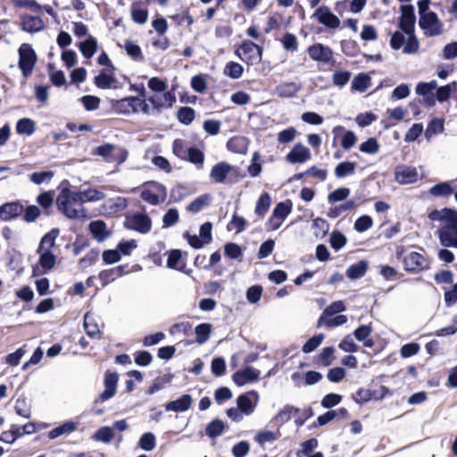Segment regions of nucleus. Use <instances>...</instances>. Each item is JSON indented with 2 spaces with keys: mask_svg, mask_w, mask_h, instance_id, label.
<instances>
[{
  "mask_svg": "<svg viewBox=\"0 0 457 457\" xmlns=\"http://www.w3.org/2000/svg\"><path fill=\"white\" fill-rule=\"evenodd\" d=\"M192 396L190 395H183L174 401H170L165 404V411L174 412H184L192 405Z\"/></svg>",
  "mask_w": 457,
  "mask_h": 457,
  "instance_id": "nucleus-19",
  "label": "nucleus"
},
{
  "mask_svg": "<svg viewBox=\"0 0 457 457\" xmlns=\"http://www.w3.org/2000/svg\"><path fill=\"white\" fill-rule=\"evenodd\" d=\"M259 378L260 371L249 366L236 371L232 375L233 382L238 386H242L250 382L257 381Z\"/></svg>",
  "mask_w": 457,
  "mask_h": 457,
  "instance_id": "nucleus-14",
  "label": "nucleus"
},
{
  "mask_svg": "<svg viewBox=\"0 0 457 457\" xmlns=\"http://www.w3.org/2000/svg\"><path fill=\"white\" fill-rule=\"evenodd\" d=\"M189 195L187 187L177 185L170 189V201L172 203H179Z\"/></svg>",
  "mask_w": 457,
  "mask_h": 457,
  "instance_id": "nucleus-56",
  "label": "nucleus"
},
{
  "mask_svg": "<svg viewBox=\"0 0 457 457\" xmlns=\"http://www.w3.org/2000/svg\"><path fill=\"white\" fill-rule=\"evenodd\" d=\"M127 222L129 223V228L136 230L141 234H146L152 228L151 219L145 213H136L132 215Z\"/></svg>",
  "mask_w": 457,
  "mask_h": 457,
  "instance_id": "nucleus-12",
  "label": "nucleus"
},
{
  "mask_svg": "<svg viewBox=\"0 0 457 457\" xmlns=\"http://www.w3.org/2000/svg\"><path fill=\"white\" fill-rule=\"evenodd\" d=\"M263 47L249 39L243 40L236 50V54L247 65H255L261 62Z\"/></svg>",
  "mask_w": 457,
  "mask_h": 457,
  "instance_id": "nucleus-2",
  "label": "nucleus"
},
{
  "mask_svg": "<svg viewBox=\"0 0 457 457\" xmlns=\"http://www.w3.org/2000/svg\"><path fill=\"white\" fill-rule=\"evenodd\" d=\"M37 203L45 210L46 214H49L47 210L52 207L54 203L52 192L47 191L38 195L37 197Z\"/></svg>",
  "mask_w": 457,
  "mask_h": 457,
  "instance_id": "nucleus-63",
  "label": "nucleus"
},
{
  "mask_svg": "<svg viewBox=\"0 0 457 457\" xmlns=\"http://www.w3.org/2000/svg\"><path fill=\"white\" fill-rule=\"evenodd\" d=\"M403 265L405 271L417 274L429 270L430 261L420 253L411 252L403 257Z\"/></svg>",
  "mask_w": 457,
  "mask_h": 457,
  "instance_id": "nucleus-4",
  "label": "nucleus"
},
{
  "mask_svg": "<svg viewBox=\"0 0 457 457\" xmlns=\"http://www.w3.org/2000/svg\"><path fill=\"white\" fill-rule=\"evenodd\" d=\"M293 204L291 200L287 199L285 202H279L276 204L272 213L277 215L280 220H285L286 218L292 212Z\"/></svg>",
  "mask_w": 457,
  "mask_h": 457,
  "instance_id": "nucleus-48",
  "label": "nucleus"
},
{
  "mask_svg": "<svg viewBox=\"0 0 457 457\" xmlns=\"http://www.w3.org/2000/svg\"><path fill=\"white\" fill-rule=\"evenodd\" d=\"M21 29L29 33H36L45 29V22L39 16L25 14L21 16Z\"/></svg>",
  "mask_w": 457,
  "mask_h": 457,
  "instance_id": "nucleus-16",
  "label": "nucleus"
},
{
  "mask_svg": "<svg viewBox=\"0 0 457 457\" xmlns=\"http://www.w3.org/2000/svg\"><path fill=\"white\" fill-rule=\"evenodd\" d=\"M77 429V424L73 421H66L48 432L50 439H55L60 436L68 435Z\"/></svg>",
  "mask_w": 457,
  "mask_h": 457,
  "instance_id": "nucleus-34",
  "label": "nucleus"
},
{
  "mask_svg": "<svg viewBox=\"0 0 457 457\" xmlns=\"http://www.w3.org/2000/svg\"><path fill=\"white\" fill-rule=\"evenodd\" d=\"M195 332L196 335L195 341L199 345H203L210 338L212 325L210 323H201L195 327Z\"/></svg>",
  "mask_w": 457,
  "mask_h": 457,
  "instance_id": "nucleus-44",
  "label": "nucleus"
},
{
  "mask_svg": "<svg viewBox=\"0 0 457 457\" xmlns=\"http://www.w3.org/2000/svg\"><path fill=\"white\" fill-rule=\"evenodd\" d=\"M115 82L116 79L114 78L112 71L111 73H107L105 71H101V72L94 78V84L100 89H109Z\"/></svg>",
  "mask_w": 457,
  "mask_h": 457,
  "instance_id": "nucleus-28",
  "label": "nucleus"
},
{
  "mask_svg": "<svg viewBox=\"0 0 457 457\" xmlns=\"http://www.w3.org/2000/svg\"><path fill=\"white\" fill-rule=\"evenodd\" d=\"M345 310V305L343 301H335L330 303L328 307H326L320 316L317 321V328H320L324 326L326 318H329L337 313H340Z\"/></svg>",
  "mask_w": 457,
  "mask_h": 457,
  "instance_id": "nucleus-23",
  "label": "nucleus"
},
{
  "mask_svg": "<svg viewBox=\"0 0 457 457\" xmlns=\"http://www.w3.org/2000/svg\"><path fill=\"white\" fill-rule=\"evenodd\" d=\"M171 375H164L157 377L147 388V394L153 395L159 390L162 389L167 384L171 381Z\"/></svg>",
  "mask_w": 457,
  "mask_h": 457,
  "instance_id": "nucleus-53",
  "label": "nucleus"
},
{
  "mask_svg": "<svg viewBox=\"0 0 457 457\" xmlns=\"http://www.w3.org/2000/svg\"><path fill=\"white\" fill-rule=\"evenodd\" d=\"M453 193L451 182H440L429 188V194L433 196L448 197Z\"/></svg>",
  "mask_w": 457,
  "mask_h": 457,
  "instance_id": "nucleus-38",
  "label": "nucleus"
},
{
  "mask_svg": "<svg viewBox=\"0 0 457 457\" xmlns=\"http://www.w3.org/2000/svg\"><path fill=\"white\" fill-rule=\"evenodd\" d=\"M334 353H335V349L332 346L324 347L321 350V352L314 357L313 363L317 367L330 366L335 359Z\"/></svg>",
  "mask_w": 457,
  "mask_h": 457,
  "instance_id": "nucleus-27",
  "label": "nucleus"
},
{
  "mask_svg": "<svg viewBox=\"0 0 457 457\" xmlns=\"http://www.w3.org/2000/svg\"><path fill=\"white\" fill-rule=\"evenodd\" d=\"M114 437V433L112 428L107 426L101 427L98 428L95 434L91 436V438L95 441L103 442V443H110Z\"/></svg>",
  "mask_w": 457,
  "mask_h": 457,
  "instance_id": "nucleus-45",
  "label": "nucleus"
},
{
  "mask_svg": "<svg viewBox=\"0 0 457 457\" xmlns=\"http://www.w3.org/2000/svg\"><path fill=\"white\" fill-rule=\"evenodd\" d=\"M37 253L39 254L37 265L42 268L44 273L48 272L55 266L56 255L54 252L37 249Z\"/></svg>",
  "mask_w": 457,
  "mask_h": 457,
  "instance_id": "nucleus-24",
  "label": "nucleus"
},
{
  "mask_svg": "<svg viewBox=\"0 0 457 457\" xmlns=\"http://www.w3.org/2000/svg\"><path fill=\"white\" fill-rule=\"evenodd\" d=\"M176 116L180 123L189 125L195 118V112L192 107L182 106L177 111Z\"/></svg>",
  "mask_w": 457,
  "mask_h": 457,
  "instance_id": "nucleus-42",
  "label": "nucleus"
},
{
  "mask_svg": "<svg viewBox=\"0 0 457 457\" xmlns=\"http://www.w3.org/2000/svg\"><path fill=\"white\" fill-rule=\"evenodd\" d=\"M418 177L419 174L415 167L399 165L395 170V179L402 185L415 183Z\"/></svg>",
  "mask_w": 457,
  "mask_h": 457,
  "instance_id": "nucleus-13",
  "label": "nucleus"
},
{
  "mask_svg": "<svg viewBox=\"0 0 457 457\" xmlns=\"http://www.w3.org/2000/svg\"><path fill=\"white\" fill-rule=\"evenodd\" d=\"M119 374L116 371L107 370L104 377V390L95 400V404L104 403L112 398L117 392Z\"/></svg>",
  "mask_w": 457,
  "mask_h": 457,
  "instance_id": "nucleus-6",
  "label": "nucleus"
},
{
  "mask_svg": "<svg viewBox=\"0 0 457 457\" xmlns=\"http://www.w3.org/2000/svg\"><path fill=\"white\" fill-rule=\"evenodd\" d=\"M319 23L324 25L329 29H337L340 27L339 18L334 14L328 6L321 5L316 9L313 13Z\"/></svg>",
  "mask_w": 457,
  "mask_h": 457,
  "instance_id": "nucleus-8",
  "label": "nucleus"
},
{
  "mask_svg": "<svg viewBox=\"0 0 457 457\" xmlns=\"http://www.w3.org/2000/svg\"><path fill=\"white\" fill-rule=\"evenodd\" d=\"M88 228L94 238L98 242H103L110 236V232L107 230L106 224L104 220H97L91 221Z\"/></svg>",
  "mask_w": 457,
  "mask_h": 457,
  "instance_id": "nucleus-25",
  "label": "nucleus"
},
{
  "mask_svg": "<svg viewBox=\"0 0 457 457\" xmlns=\"http://www.w3.org/2000/svg\"><path fill=\"white\" fill-rule=\"evenodd\" d=\"M356 163L353 162H342L338 163L335 168V176L337 179H342L346 176H350L355 172Z\"/></svg>",
  "mask_w": 457,
  "mask_h": 457,
  "instance_id": "nucleus-39",
  "label": "nucleus"
},
{
  "mask_svg": "<svg viewBox=\"0 0 457 457\" xmlns=\"http://www.w3.org/2000/svg\"><path fill=\"white\" fill-rule=\"evenodd\" d=\"M172 151L178 158L185 161L187 154L186 142L181 138L175 139L172 143Z\"/></svg>",
  "mask_w": 457,
  "mask_h": 457,
  "instance_id": "nucleus-62",
  "label": "nucleus"
},
{
  "mask_svg": "<svg viewBox=\"0 0 457 457\" xmlns=\"http://www.w3.org/2000/svg\"><path fill=\"white\" fill-rule=\"evenodd\" d=\"M210 200L211 196L209 194L201 195L187 205V210L193 213L199 212L209 205Z\"/></svg>",
  "mask_w": 457,
  "mask_h": 457,
  "instance_id": "nucleus-40",
  "label": "nucleus"
},
{
  "mask_svg": "<svg viewBox=\"0 0 457 457\" xmlns=\"http://www.w3.org/2000/svg\"><path fill=\"white\" fill-rule=\"evenodd\" d=\"M225 429V424L221 420H212L205 428V434L210 438H215L220 436Z\"/></svg>",
  "mask_w": 457,
  "mask_h": 457,
  "instance_id": "nucleus-43",
  "label": "nucleus"
},
{
  "mask_svg": "<svg viewBox=\"0 0 457 457\" xmlns=\"http://www.w3.org/2000/svg\"><path fill=\"white\" fill-rule=\"evenodd\" d=\"M258 401V394L254 390L248 391L237 397V403L238 410L245 415L253 412Z\"/></svg>",
  "mask_w": 457,
  "mask_h": 457,
  "instance_id": "nucleus-11",
  "label": "nucleus"
},
{
  "mask_svg": "<svg viewBox=\"0 0 457 457\" xmlns=\"http://www.w3.org/2000/svg\"><path fill=\"white\" fill-rule=\"evenodd\" d=\"M35 131V122L29 118H22L17 121L16 132L20 135L25 134L30 136Z\"/></svg>",
  "mask_w": 457,
  "mask_h": 457,
  "instance_id": "nucleus-47",
  "label": "nucleus"
},
{
  "mask_svg": "<svg viewBox=\"0 0 457 457\" xmlns=\"http://www.w3.org/2000/svg\"><path fill=\"white\" fill-rule=\"evenodd\" d=\"M249 140L247 137L243 136H235L228 139L227 142V148L228 151L245 154L248 150Z\"/></svg>",
  "mask_w": 457,
  "mask_h": 457,
  "instance_id": "nucleus-22",
  "label": "nucleus"
},
{
  "mask_svg": "<svg viewBox=\"0 0 457 457\" xmlns=\"http://www.w3.org/2000/svg\"><path fill=\"white\" fill-rule=\"evenodd\" d=\"M58 209L69 219H78L82 215L83 198L81 191H71L69 188L62 189L57 197Z\"/></svg>",
  "mask_w": 457,
  "mask_h": 457,
  "instance_id": "nucleus-1",
  "label": "nucleus"
},
{
  "mask_svg": "<svg viewBox=\"0 0 457 457\" xmlns=\"http://www.w3.org/2000/svg\"><path fill=\"white\" fill-rule=\"evenodd\" d=\"M40 214L41 211L37 205H29L24 208L22 219L25 222L31 223L36 221Z\"/></svg>",
  "mask_w": 457,
  "mask_h": 457,
  "instance_id": "nucleus-61",
  "label": "nucleus"
},
{
  "mask_svg": "<svg viewBox=\"0 0 457 457\" xmlns=\"http://www.w3.org/2000/svg\"><path fill=\"white\" fill-rule=\"evenodd\" d=\"M340 44L342 52L347 56H356L360 51V47L355 40L343 39Z\"/></svg>",
  "mask_w": 457,
  "mask_h": 457,
  "instance_id": "nucleus-54",
  "label": "nucleus"
},
{
  "mask_svg": "<svg viewBox=\"0 0 457 457\" xmlns=\"http://www.w3.org/2000/svg\"><path fill=\"white\" fill-rule=\"evenodd\" d=\"M341 132L343 133L340 142L341 146L344 149L348 150L356 144L357 137L353 131L345 130L343 126L338 125L333 129V134L335 136V138L338 137L339 133Z\"/></svg>",
  "mask_w": 457,
  "mask_h": 457,
  "instance_id": "nucleus-21",
  "label": "nucleus"
},
{
  "mask_svg": "<svg viewBox=\"0 0 457 457\" xmlns=\"http://www.w3.org/2000/svg\"><path fill=\"white\" fill-rule=\"evenodd\" d=\"M282 46L285 50L290 52H295L298 49V41L295 35L290 32L285 33L281 39Z\"/></svg>",
  "mask_w": 457,
  "mask_h": 457,
  "instance_id": "nucleus-58",
  "label": "nucleus"
},
{
  "mask_svg": "<svg viewBox=\"0 0 457 457\" xmlns=\"http://www.w3.org/2000/svg\"><path fill=\"white\" fill-rule=\"evenodd\" d=\"M271 204V198L269 193H262L257 200L254 213L260 217L263 218L268 212Z\"/></svg>",
  "mask_w": 457,
  "mask_h": 457,
  "instance_id": "nucleus-33",
  "label": "nucleus"
},
{
  "mask_svg": "<svg viewBox=\"0 0 457 457\" xmlns=\"http://www.w3.org/2000/svg\"><path fill=\"white\" fill-rule=\"evenodd\" d=\"M124 48L128 55H129L134 61H143L144 55L140 46L131 40H126L124 43Z\"/></svg>",
  "mask_w": 457,
  "mask_h": 457,
  "instance_id": "nucleus-52",
  "label": "nucleus"
},
{
  "mask_svg": "<svg viewBox=\"0 0 457 457\" xmlns=\"http://www.w3.org/2000/svg\"><path fill=\"white\" fill-rule=\"evenodd\" d=\"M445 217L439 228H446L457 225V210L444 208Z\"/></svg>",
  "mask_w": 457,
  "mask_h": 457,
  "instance_id": "nucleus-55",
  "label": "nucleus"
},
{
  "mask_svg": "<svg viewBox=\"0 0 457 457\" xmlns=\"http://www.w3.org/2000/svg\"><path fill=\"white\" fill-rule=\"evenodd\" d=\"M301 412L300 409L292 405L287 404L280 410L275 417V420L283 424L290 420L292 415H296Z\"/></svg>",
  "mask_w": 457,
  "mask_h": 457,
  "instance_id": "nucleus-46",
  "label": "nucleus"
},
{
  "mask_svg": "<svg viewBox=\"0 0 457 457\" xmlns=\"http://www.w3.org/2000/svg\"><path fill=\"white\" fill-rule=\"evenodd\" d=\"M324 335L321 333L313 336L312 337L308 339L306 343L303 345L302 351L304 353H312L320 345V344L324 340Z\"/></svg>",
  "mask_w": 457,
  "mask_h": 457,
  "instance_id": "nucleus-57",
  "label": "nucleus"
},
{
  "mask_svg": "<svg viewBox=\"0 0 457 457\" xmlns=\"http://www.w3.org/2000/svg\"><path fill=\"white\" fill-rule=\"evenodd\" d=\"M355 206V202L353 200H348L342 204L330 207L327 215L330 219H336L342 215L344 212L353 210Z\"/></svg>",
  "mask_w": 457,
  "mask_h": 457,
  "instance_id": "nucleus-36",
  "label": "nucleus"
},
{
  "mask_svg": "<svg viewBox=\"0 0 457 457\" xmlns=\"http://www.w3.org/2000/svg\"><path fill=\"white\" fill-rule=\"evenodd\" d=\"M311 158L308 147L301 143L295 145L292 150L286 155V160L290 163H303Z\"/></svg>",
  "mask_w": 457,
  "mask_h": 457,
  "instance_id": "nucleus-15",
  "label": "nucleus"
},
{
  "mask_svg": "<svg viewBox=\"0 0 457 457\" xmlns=\"http://www.w3.org/2000/svg\"><path fill=\"white\" fill-rule=\"evenodd\" d=\"M18 65L24 78H29L36 66L37 56L30 44L23 43L18 49Z\"/></svg>",
  "mask_w": 457,
  "mask_h": 457,
  "instance_id": "nucleus-3",
  "label": "nucleus"
},
{
  "mask_svg": "<svg viewBox=\"0 0 457 457\" xmlns=\"http://www.w3.org/2000/svg\"><path fill=\"white\" fill-rule=\"evenodd\" d=\"M14 410L17 415L29 419L31 416V404L25 395H21L15 401Z\"/></svg>",
  "mask_w": 457,
  "mask_h": 457,
  "instance_id": "nucleus-31",
  "label": "nucleus"
},
{
  "mask_svg": "<svg viewBox=\"0 0 457 457\" xmlns=\"http://www.w3.org/2000/svg\"><path fill=\"white\" fill-rule=\"evenodd\" d=\"M162 98L164 102H159L154 97H150L149 101L153 104L156 110H160L163 107L171 108L176 102V96L173 91H164Z\"/></svg>",
  "mask_w": 457,
  "mask_h": 457,
  "instance_id": "nucleus-37",
  "label": "nucleus"
},
{
  "mask_svg": "<svg viewBox=\"0 0 457 457\" xmlns=\"http://www.w3.org/2000/svg\"><path fill=\"white\" fill-rule=\"evenodd\" d=\"M347 240L345 236L339 231H333L330 235L329 243L333 249L336 251L340 250L346 244Z\"/></svg>",
  "mask_w": 457,
  "mask_h": 457,
  "instance_id": "nucleus-59",
  "label": "nucleus"
},
{
  "mask_svg": "<svg viewBox=\"0 0 457 457\" xmlns=\"http://www.w3.org/2000/svg\"><path fill=\"white\" fill-rule=\"evenodd\" d=\"M223 72L226 76L237 79L242 76L244 68L240 63L231 61L225 65Z\"/></svg>",
  "mask_w": 457,
  "mask_h": 457,
  "instance_id": "nucleus-50",
  "label": "nucleus"
},
{
  "mask_svg": "<svg viewBox=\"0 0 457 457\" xmlns=\"http://www.w3.org/2000/svg\"><path fill=\"white\" fill-rule=\"evenodd\" d=\"M368 270V262L366 261H359L348 267L346 270V276L350 279H358L362 278Z\"/></svg>",
  "mask_w": 457,
  "mask_h": 457,
  "instance_id": "nucleus-30",
  "label": "nucleus"
},
{
  "mask_svg": "<svg viewBox=\"0 0 457 457\" xmlns=\"http://www.w3.org/2000/svg\"><path fill=\"white\" fill-rule=\"evenodd\" d=\"M79 49L85 58L89 59L97 50V41L94 37L89 36L88 38L79 43Z\"/></svg>",
  "mask_w": 457,
  "mask_h": 457,
  "instance_id": "nucleus-35",
  "label": "nucleus"
},
{
  "mask_svg": "<svg viewBox=\"0 0 457 457\" xmlns=\"http://www.w3.org/2000/svg\"><path fill=\"white\" fill-rule=\"evenodd\" d=\"M167 267L172 270H177L181 272L188 273L186 271L187 262L182 257V252L179 249H172L167 252Z\"/></svg>",
  "mask_w": 457,
  "mask_h": 457,
  "instance_id": "nucleus-17",
  "label": "nucleus"
},
{
  "mask_svg": "<svg viewBox=\"0 0 457 457\" xmlns=\"http://www.w3.org/2000/svg\"><path fill=\"white\" fill-rule=\"evenodd\" d=\"M80 102L87 111L91 112L99 108L101 100L96 96L87 95L80 98Z\"/></svg>",
  "mask_w": 457,
  "mask_h": 457,
  "instance_id": "nucleus-60",
  "label": "nucleus"
},
{
  "mask_svg": "<svg viewBox=\"0 0 457 457\" xmlns=\"http://www.w3.org/2000/svg\"><path fill=\"white\" fill-rule=\"evenodd\" d=\"M371 79L366 73H359L352 81V89L359 92H364L370 86Z\"/></svg>",
  "mask_w": 457,
  "mask_h": 457,
  "instance_id": "nucleus-41",
  "label": "nucleus"
},
{
  "mask_svg": "<svg viewBox=\"0 0 457 457\" xmlns=\"http://www.w3.org/2000/svg\"><path fill=\"white\" fill-rule=\"evenodd\" d=\"M455 91H457V81L453 80L447 85L436 88L435 98L439 103H444L447 101L451 97L452 93H454Z\"/></svg>",
  "mask_w": 457,
  "mask_h": 457,
  "instance_id": "nucleus-32",
  "label": "nucleus"
},
{
  "mask_svg": "<svg viewBox=\"0 0 457 457\" xmlns=\"http://www.w3.org/2000/svg\"><path fill=\"white\" fill-rule=\"evenodd\" d=\"M59 234L60 229L58 228H52L50 231H48L42 237L37 249L53 252V249L56 247L55 240L58 237Z\"/></svg>",
  "mask_w": 457,
  "mask_h": 457,
  "instance_id": "nucleus-26",
  "label": "nucleus"
},
{
  "mask_svg": "<svg viewBox=\"0 0 457 457\" xmlns=\"http://www.w3.org/2000/svg\"><path fill=\"white\" fill-rule=\"evenodd\" d=\"M185 161L195 165H203L204 162V154L197 147L191 146L187 148V154Z\"/></svg>",
  "mask_w": 457,
  "mask_h": 457,
  "instance_id": "nucleus-49",
  "label": "nucleus"
},
{
  "mask_svg": "<svg viewBox=\"0 0 457 457\" xmlns=\"http://www.w3.org/2000/svg\"><path fill=\"white\" fill-rule=\"evenodd\" d=\"M438 238L442 245L457 248V225L438 229Z\"/></svg>",
  "mask_w": 457,
  "mask_h": 457,
  "instance_id": "nucleus-20",
  "label": "nucleus"
},
{
  "mask_svg": "<svg viewBox=\"0 0 457 457\" xmlns=\"http://www.w3.org/2000/svg\"><path fill=\"white\" fill-rule=\"evenodd\" d=\"M24 211V206L20 201L7 202L0 205V220L9 221L20 217Z\"/></svg>",
  "mask_w": 457,
  "mask_h": 457,
  "instance_id": "nucleus-10",
  "label": "nucleus"
},
{
  "mask_svg": "<svg viewBox=\"0 0 457 457\" xmlns=\"http://www.w3.org/2000/svg\"><path fill=\"white\" fill-rule=\"evenodd\" d=\"M139 446L145 451H151L155 446V436L151 432L142 435L138 443Z\"/></svg>",
  "mask_w": 457,
  "mask_h": 457,
  "instance_id": "nucleus-64",
  "label": "nucleus"
},
{
  "mask_svg": "<svg viewBox=\"0 0 457 457\" xmlns=\"http://www.w3.org/2000/svg\"><path fill=\"white\" fill-rule=\"evenodd\" d=\"M311 59L316 62L328 63L333 59V51L329 46L316 43L307 48Z\"/></svg>",
  "mask_w": 457,
  "mask_h": 457,
  "instance_id": "nucleus-9",
  "label": "nucleus"
},
{
  "mask_svg": "<svg viewBox=\"0 0 457 457\" xmlns=\"http://www.w3.org/2000/svg\"><path fill=\"white\" fill-rule=\"evenodd\" d=\"M277 91L281 97H293L299 91V87L295 82H287L279 85Z\"/></svg>",
  "mask_w": 457,
  "mask_h": 457,
  "instance_id": "nucleus-51",
  "label": "nucleus"
},
{
  "mask_svg": "<svg viewBox=\"0 0 457 457\" xmlns=\"http://www.w3.org/2000/svg\"><path fill=\"white\" fill-rule=\"evenodd\" d=\"M401 16L399 17L398 27L405 34L415 32L416 16L414 7L411 4L401 5Z\"/></svg>",
  "mask_w": 457,
  "mask_h": 457,
  "instance_id": "nucleus-7",
  "label": "nucleus"
},
{
  "mask_svg": "<svg viewBox=\"0 0 457 457\" xmlns=\"http://www.w3.org/2000/svg\"><path fill=\"white\" fill-rule=\"evenodd\" d=\"M232 170V166L226 162H220L212 166L210 178L215 183H224L228 173Z\"/></svg>",
  "mask_w": 457,
  "mask_h": 457,
  "instance_id": "nucleus-18",
  "label": "nucleus"
},
{
  "mask_svg": "<svg viewBox=\"0 0 457 457\" xmlns=\"http://www.w3.org/2000/svg\"><path fill=\"white\" fill-rule=\"evenodd\" d=\"M141 1L134 2L131 4V19L135 23L143 25L147 21L148 10L145 8H141Z\"/></svg>",
  "mask_w": 457,
  "mask_h": 457,
  "instance_id": "nucleus-29",
  "label": "nucleus"
},
{
  "mask_svg": "<svg viewBox=\"0 0 457 457\" xmlns=\"http://www.w3.org/2000/svg\"><path fill=\"white\" fill-rule=\"evenodd\" d=\"M419 25L427 37L438 36L443 32V23L432 11L420 16Z\"/></svg>",
  "mask_w": 457,
  "mask_h": 457,
  "instance_id": "nucleus-5",
  "label": "nucleus"
}]
</instances>
